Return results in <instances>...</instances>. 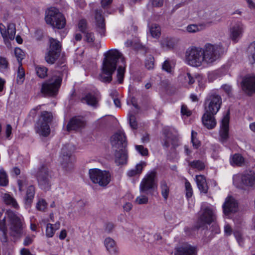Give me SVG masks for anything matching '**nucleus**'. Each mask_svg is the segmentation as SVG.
<instances>
[{"label":"nucleus","instance_id":"bb28decb","mask_svg":"<svg viewBox=\"0 0 255 255\" xmlns=\"http://www.w3.org/2000/svg\"><path fill=\"white\" fill-rule=\"evenodd\" d=\"M115 162L118 165L124 164L127 162L128 154L126 148L115 150Z\"/></svg>","mask_w":255,"mask_h":255},{"label":"nucleus","instance_id":"cd10ccee","mask_svg":"<svg viewBox=\"0 0 255 255\" xmlns=\"http://www.w3.org/2000/svg\"><path fill=\"white\" fill-rule=\"evenodd\" d=\"M146 162L145 161H140L139 163L137 164L134 168L131 169L128 171L127 175L128 177H134L136 175H139L143 169L146 166Z\"/></svg>","mask_w":255,"mask_h":255},{"label":"nucleus","instance_id":"c03bdc74","mask_svg":"<svg viewBox=\"0 0 255 255\" xmlns=\"http://www.w3.org/2000/svg\"><path fill=\"white\" fill-rule=\"evenodd\" d=\"M128 117L130 127L133 129H136L137 128V124L134 115L129 112L128 114Z\"/></svg>","mask_w":255,"mask_h":255},{"label":"nucleus","instance_id":"ea45409f","mask_svg":"<svg viewBox=\"0 0 255 255\" xmlns=\"http://www.w3.org/2000/svg\"><path fill=\"white\" fill-rule=\"evenodd\" d=\"M6 32L7 37L11 40H13L14 38L15 35V28L14 25L13 24H9L7 26Z\"/></svg>","mask_w":255,"mask_h":255},{"label":"nucleus","instance_id":"4d7b16f0","mask_svg":"<svg viewBox=\"0 0 255 255\" xmlns=\"http://www.w3.org/2000/svg\"><path fill=\"white\" fill-rule=\"evenodd\" d=\"M87 21L85 19H81L79 21L78 27L79 30L84 33L86 31L87 29Z\"/></svg>","mask_w":255,"mask_h":255},{"label":"nucleus","instance_id":"b1692460","mask_svg":"<svg viewBox=\"0 0 255 255\" xmlns=\"http://www.w3.org/2000/svg\"><path fill=\"white\" fill-rule=\"evenodd\" d=\"M244 31V27L242 24L237 23L230 28V37L233 41L237 42L242 37Z\"/></svg>","mask_w":255,"mask_h":255},{"label":"nucleus","instance_id":"6e6d98bb","mask_svg":"<svg viewBox=\"0 0 255 255\" xmlns=\"http://www.w3.org/2000/svg\"><path fill=\"white\" fill-rule=\"evenodd\" d=\"M47 203L46 201L43 199L40 200L37 204L36 208L37 209L41 211H44V210L46 208Z\"/></svg>","mask_w":255,"mask_h":255},{"label":"nucleus","instance_id":"c9c22d12","mask_svg":"<svg viewBox=\"0 0 255 255\" xmlns=\"http://www.w3.org/2000/svg\"><path fill=\"white\" fill-rule=\"evenodd\" d=\"M8 184L7 174L3 169H0V186H6Z\"/></svg>","mask_w":255,"mask_h":255},{"label":"nucleus","instance_id":"473e14b6","mask_svg":"<svg viewBox=\"0 0 255 255\" xmlns=\"http://www.w3.org/2000/svg\"><path fill=\"white\" fill-rule=\"evenodd\" d=\"M188 165L193 169L198 171H201L205 169V164L204 162L200 160H195L192 161H189Z\"/></svg>","mask_w":255,"mask_h":255},{"label":"nucleus","instance_id":"f3484780","mask_svg":"<svg viewBox=\"0 0 255 255\" xmlns=\"http://www.w3.org/2000/svg\"><path fill=\"white\" fill-rule=\"evenodd\" d=\"M126 140L125 134L122 131L115 133L111 137V143L113 150H117L120 148H125Z\"/></svg>","mask_w":255,"mask_h":255},{"label":"nucleus","instance_id":"58836bf2","mask_svg":"<svg viewBox=\"0 0 255 255\" xmlns=\"http://www.w3.org/2000/svg\"><path fill=\"white\" fill-rule=\"evenodd\" d=\"M47 68L43 66H38L36 67V74L40 78H44L47 76Z\"/></svg>","mask_w":255,"mask_h":255},{"label":"nucleus","instance_id":"e433bc0d","mask_svg":"<svg viewBox=\"0 0 255 255\" xmlns=\"http://www.w3.org/2000/svg\"><path fill=\"white\" fill-rule=\"evenodd\" d=\"M150 32L153 37L158 38L160 35V28L158 25L153 24L150 27Z\"/></svg>","mask_w":255,"mask_h":255},{"label":"nucleus","instance_id":"6e6552de","mask_svg":"<svg viewBox=\"0 0 255 255\" xmlns=\"http://www.w3.org/2000/svg\"><path fill=\"white\" fill-rule=\"evenodd\" d=\"M233 183L238 188L242 189L244 187L255 188V172L250 171L241 175H236L233 177Z\"/></svg>","mask_w":255,"mask_h":255},{"label":"nucleus","instance_id":"f8f14e48","mask_svg":"<svg viewBox=\"0 0 255 255\" xmlns=\"http://www.w3.org/2000/svg\"><path fill=\"white\" fill-rule=\"evenodd\" d=\"M49 49L45 56L46 61L49 64H53L60 55L61 45L59 41L52 38L49 39Z\"/></svg>","mask_w":255,"mask_h":255},{"label":"nucleus","instance_id":"13d9d810","mask_svg":"<svg viewBox=\"0 0 255 255\" xmlns=\"http://www.w3.org/2000/svg\"><path fill=\"white\" fill-rule=\"evenodd\" d=\"M2 213L0 212V231H7L5 222V216L3 218L1 217Z\"/></svg>","mask_w":255,"mask_h":255},{"label":"nucleus","instance_id":"a19ab883","mask_svg":"<svg viewBox=\"0 0 255 255\" xmlns=\"http://www.w3.org/2000/svg\"><path fill=\"white\" fill-rule=\"evenodd\" d=\"M173 67L172 66L170 61L169 60H166L162 65V69L168 73L172 72Z\"/></svg>","mask_w":255,"mask_h":255},{"label":"nucleus","instance_id":"f704fd0d","mask_svg":"<svg viewBox=\"0 0 255 255\" xmlns=\"http://www.w3.org/2000/svg\"><path fill=\"white\" fill-rule=\"evenodd\" d=\"M160 187L162 197L165 200H166L169 193V187L165 180H162L160 182Z\"/></svg>","mask_w":255,"mask_h":255},{"label":"nucleus","instance_id":"a878e982","mask_svg":"<svg viewBox=\"0 0 255 255\" xmlns=\"http://www.w3.org/2000/svg\"><path fill=\"white\" fill-rule=\"evenodd\" d=\"M105 246L110 255H117L118 248L116 242L111 238L108 237L104 241Z\"/></svg>","mask_w":255,"mask_h":255},{"label":"nucleus","instance_id":"680f3d73","mask_svg":"<svg viewBox=\"0 0 255 255\" xmlns=\"http://www.w3.org/2000/svg\"><path fill=\"white\" fill-rule=\"evenodd\" d=\"M34 237L35 236L34 235L26 236L24 240L23 245L25 246H27L31 244L32 243Z\"/></svg>","mask_w":255,"mask_h":255},{"label":"nucleus","instance_id":"2eb2a0df","mask_svg":"<svg viewBox=\"0 0 255 255\" xmlns=\"http://www.w3.org/2000/svg\"><path fill=\"white\" fill-rule=\"evenodd\" d=\"M71 147V145L68 144L63 146L61 149L62 155L60 157V160L63 167L66 169L72 168L73 163L75 161V157L72 155L71 151H68Z\"/></svg>","mask_w":255,"mask_h":255},{"label":"nucleus","instance_id":"9d476101","mask_svg":"<svg viewBox=\"0 0 255 255\" xmlns=\"http://www.w3.org/2000/svg\"><path fill=\"white\" fill-rule=\"evenodd\" d=\"M36 177L40 188L48 191L51 188V176L50 171L45 165H42L38 170Z\"/></svg>","mask_w":255,"mask_h":255},{"label":"nucleus","instance_id":"72a5a7b5","mask_svg":"<svg viewBox=\"0 0 255 255\" xmlns=\"http://www.w3.org/2000/svg\"><path fill=\"white\" fill-rule=\"evenodd\" d=\"M2 199L6 205H10L15 208H17L18 204H17L16 201L9 194L7 193L4 194L2 195Z\"/></svg>","mask_w":255,"mask_h":255},{"label":"nucleus","instance_id":"603ef678","mask_svg":"<svg viewBox=\"0 0 255 255\" xmlns=\"http://www.w3.org/2000/svg\"><path fill=\"white\" fill-rule=\"evenodd\" d=\"M136 150L142 156H146L148 154V149L142 145H135Z\"/></svg>","mask_w":255,"mask_h":255},{"label":"nucleus","instance_id":"864d4df0","mask_svg":"<svg viewBox=\"0 0 255 255\" xmlns=\"http://www.w3.org/2000/svg\"><path fill=\"white\" fill-rule=\"evenodd\" d=\"M248 51L254 61L255 62V41L250 44L249 46Z\"/></svg>","mask_w":255,"mask_h":255},{"label":"nucleus","instance_id":"774afa93","mask_svg":"<svg viewBox=\"0 0 255 255\" xmlns=\"http://www.w3.org/2000/svg\"><path fill=\"white\" fill-rule=\"evenodd\" d=\"M114 226L113 223H108L105 225V231L107 233H111L114 229Z\"/></svg>","mask_w":255,"mask_h":255},{"label":"nucleus","instance_id":"79ce46f5","mask_svg":"<svg viewBox=\"0 0 255 255\" xmlns=\"http://www.w3.org/2000/svg\"><path fill=\"white\" fill-rule=\"evenodd\" d=\"M14 54L18 63H21V60L24 57V53L23 51L19 48H15L14 50Z\"/></svg>","mask_w":255,"mask_h":255},{"label":"nucleus","instance_id":"ddd939ff","mask_svg":"<svg viewBox=\"0 0 255 255\" xmlns=\"http://www.w3.org/2000/svg\"><path fill=\"white\" fill-rule=\"evenodd\" d=\"M216 219L215 209L206 207L202 210V214L197 222V228L204 227L206 224H211L214 222Z\"/></svg>","mask_w":255,"mask_h":255},{"label":"nucleus","instance_id":"423d86ee","mask_svg":"<svg viewBox=\"0 0 255 255\" xmlns=\"http://www.w3.org/2000/svg\"><path fill=\"white\" fill-rule=\"evenodd\" d=\"M53 116L50 112L43 111L35 126V130L39 134L48 136L50 132L49 124L51 122Z\"/></svg>","mask_w":255,"mask_h":255},{"label":"nucleus","instance_id":"3c124183","mask_svg":"<svg viewBox=\"0 0 255 255\" xmlns=\"http://www.w3.org/2000/svg\"><path fill=\"white\" fill-rule=\"evenodd\" d=\"M148 199L147 196L141 195L136 197L135 202L139 205L146 204L148 203Z\"/></svg>","mask_w":255,"mask_h":255},{"label":"nucleus","instance_id":"052dcab7","mask_svg":"<svg viewBox=\"0 0 255 255\" xmlns=\"http://www.w3.org/2000/svg\"><path fill=\"white\" fill-rule=\"evenodd\" d=\"M197 135V133L194 132L193 130L192 131L191 133V142L193 144V146L196 148H198L199 145V141L195 139V136Z\"/></svg>","mask_w":255,"mask_h":255},{"label":"nucleus","instance_id":"338daca9","mask_svg":"<svg viewBox=\"0 0 255 255\" xmlns=\"http://www.w3.org/2000/svg\"><path fill=\"white\" fill-rule=\"evenodd\" d=\"M113 0H101V3L103 8H106L112 3Z\"/></svg>","mask_w":255,"mask_h":255},{"label":"nucleus","instance_id":"dca6fc26","mask_svg":"<svg viewBox=\"0 0 255 255\" xmlns=\"http://www.w3.org/2000/svg\"><path fill=\"white\" fill-rule=\"evenodd\" d=\"M164 138L162 145L164 147L168 148L170 145L175 147L178 145V138L177 133H174L171 129L168 128H165L163 130Z\"/></svg>","mask_w":255,"mask_h":255},{"label":"nucleus","instance_id":"a18cd8bd","mask_svg":"<svg viewBox=\"0 0 255 255\" xmlns=\"http://www.w3.org/2000/svg\"><path fill=\"white\" fill-rule=\"evenodd\" d=\"M202 26L196 24H190L186 27V30L189 33H195L201 29Z\"/></svg>","mask_w":255,"mask_h":255},{"label":"nucleus","instance_id":"f257e3e1","mask_svg":"<svg viewBox=\"0 0 255 255\" xmlns=\"http://www.w3.org/2000/svg\"><path fill=\"white\" fill-rule=\"evenodd\" d=\"M104 55L100 80L103 82H111L112 80V75L117 68L118 61L121 59L123 64L118 68L117 77L118 82L122 84L124 81L126 66L122 54L116 49H111L105 53Z\"/></svg>","mask_w":255,"mask_h":255},{"label":"nucleus","instance_id":"6ab92c4d","mask_svg":"<svg viewBox=\"0 0 255 255\" xmlns=\"http://www.w3.org/2000/svg\"><path fill=\"white\" fill-rule=\"evenodd\" d=\"M243 90L248 95L255 93V76H248L243 79L242 83Z\"/></svg>","mask_w":255,"mask_h":255},{"label":"nucleus","instance_id":"a211bd4d","mask_svg":"<svg viewBox=\"0 0 255 255\" xmlns=\"http://www.w3.org/2000/svg\"><path fill=\"white\" fill-rule=\"evenodd\" d=\"M174 255H197L195 247L184 243L175 248Z\"/></svg>","mask_w":255,"mask_h":255},{"label":"nucleus","instance_id":"8fccbe9b","mask_svg":"<svg viewBox=\"0 0 255 255\" xmlns=\"http://www.w3.org/2000/svg\"><path fill=\"white\" fill-rule=\"evenodd\" d=\"M186 196L187 198H191L193 195V190L190 182L186 180L185 183Z\"/></svg>","mask_w":255,"mask_h":255},{"label":"nucleus","instance_id":"1a4fd4ad","mask_svg":"<svg viewBox=\"0 0 255 255\" xmlns=\"http://www.w3.org/2000/svg\"><path fill=\"white\" fill-rule=\"evenodd\" d=\"M62 78L60 76H54L42 84L41 92L45 96H54L57 95L61 86Z\"/></svg>","mask_w":255,"mask_h":255},{"label":"nucleus","instance_id":"2f4dec72","mask_svg":"<svg viewBox=\"0 0 255 255\" xmlns=\"http://www.w3.org/2000/svg\"><path fill=\"white\" fill-rule=\"evenodd\" d=\"M35 195V187L33 185L28 186L27 189L25 202L26 204H30L33 201Z\"/></svg>","mask_w":255,"mask_h":255},{"label":"nucleus","instance_id":"aec40b11","mask_svg":"<svg viewBox=\"0 0 255 255\" xmlns=\"http://www.w3.org/2000/svg\"><path fill=\"white\" fill-rule=\"evenodd\" d=\"M102 12L101 10L97 9L95 10V28L101 37L105 36L106 32L105 18L102 15Z\"/></svg>","mask_w":255,"mask_h":255},{"label":"nucleus","instance_id":"f03ea898","mask_svg":"<svg viewBox=\"0 0 255 255\" xmlns=\"http://www.w3.org/2000/svg\"><path fill=\"white\" fill-rule=\"evenodd\" d=\"M185 62L189 65L199 67L204 63L202 48L196 46L189 47L185 52Z\"/></svg>","mask_w":255,"mask_h":255},{"label":"nucleus","instance_id":"0eeeda50","mask_svg":"<svg viewBox=\"0 0 255 255\" xmlns=\"http://www.w3.org/2000/svg\"><path fill=\"white\" fill-rule=\"evenodd\" d=\"M89 174L92 182L101 187H106L111 181V176L109 171L94 168L90 169Z\"/></svg>","mask_w":255,"mask_h":255},{"label":"nucleus","instance_id":"5701e85b","mask_svg":"<svg viewBox=\"0 0 255 255\" xmlns=\"http://www.w3.org/2000/svg\"><path fill=\"white\" fill-rule=\"evenodd\" d=\"M85 122L80 118L74 117L72 118L67 126V130L68 131L71 130H77L84 127Z\"/></svg>","mask_w":255,"mask_h":255},{"label":"nucleus","instance_id":"5fc2aeb1","mask_svg":"<svg viewBox=\"0 0 255 255\" xmlns=\"http://www.w3.org/2000/svg\"><path fill=\"white\" fill-rule=\"evenodd\" d=\"M85 40L88 42H93L95 40V36L93 32L86 31L84 32Z\"/></svg>","mask_w":255,"mask_h":255},{"label":"nucleus","instance_id":"bf43d9fd","mask_svg":"<svg viewBox=\"0 0 255 255\" xmlns=\"http://www.w3.org/2000/svg\"><path fill=\"white\" fill-rule=\"evenodd\" d=\"M234 235L239 244L242 246L243 244V239L242 234L240 232L236 231L234 233Z\"/></svg>","mask_w":255,"mask_h":255},{"label":"nucleus","instance_id":"39448f33","mask_svg":"<svg viewBox=\"0 0 255 255\" xmlns=\"http://www.w3.org/2000/svg\"><path fill=\"white\" fill-rule=\"evenodd\" d=\"M203 58L204 63L211 64L218 60L222 51V46L220 44L206 43L203 48Z\"/></svg>","mask_w":255,"mask_h":255},{"label":"nucleus","instance_id":"20e7f679","mask_svg":"<svg viewBox=\"0 0 255 255\" xmlns=\"http://www.w3.org/2000/svg\"><path fill=\"white\" fill-rule=\"evenodd\" d=\"M7 214L9 220L10 236L15 239L20 238L23 234L25 227L22 219L11 211H8Z\"/></svg>","mask_w":255,"mask_h":255},{"label":"nucleus","instance_id":"0e129e2a","mask_svg":"<svg viewBox=\"0 0 255 255\" xmlns=\"http://www.w3.org/2000/svg\"><path fill=\"white\" fill-rule=\"evenodd\" d=\"M181 113L183 115H186V116H190L191 114V112L188 109L187 107L185 105H182L181 108Z\"/></svg>","mask_w":255,"mask_h":255},{"label":"nucleus","instance_id":"37998d69","mask_svg":"<svg viewBox=\"0 0 255 255\" xmlns=\"http://www.w3.org/2000/svg\"><path fill=\"white\" fill-rule=\"evenodd\" d=\"M8 67V62L7 59L2 56H0V71L4 72Z\"/></svg>","mask_w":255,"mask_h":255},{"label":"nucleus","instance_id":"de8ad7c7","mask_svg":"<svg viewBox=\"0 0 255 255\" xmlns=\"http://www.w3.org/2000/svg\"><path fill=\"white\" fill-rule=\"evenodd\" d=\"M55 233L53 224L48 223L47 224L46 229V236L48 238L52 237Z\"/></svg>","mask_w":255,"mask_h":255},{"label":"nucleus","instance_id":"e2e57ef3","mask_svg":"<svg viewBox=\"0 0 255 255\" xmlns=\"http://www.w3.org/2000/svg\"><path fill=\"white\" fill-rule=\"evenodd\" d=\"M25 73L23 68L21 67V63L19 64L17 71V77L22 79L24 77Z\"/></svg>","mask_w":255,"mask_h":255},{"label":"nucleus","instance_id":"c85d7f7f","mask_svg":"<svg viewBox=\"0 0 255 255\" xmlns=\"http://www.w3.org/2000/svg\"><path fill=\"white\" fill-rule=\"evenodd\" d=\"M98 98L95 95L91 93L86 94L81 99V102L82 103H86L87 105L94 107L98 106Z\"/></svg>","mask_w":255,"mask_h":255},{"label":"nucleus","instance_id":"49530a36","mask_svg":"<svg viewBox=\"0 0 255 255\" xmlns=\"http://www.w3.org/2000/svg\"><path fill=\"white\" fill-rule=\"evenodd\" d=\"M145 67L149 69H152L154 68V58L151 55L147 57L145 62Z\"/></svg>","mask_w":255,"mask_h":255},{"label":"nucleus","instance_id":"4be33fe9","mask_svg":"<svg viewBox=\"0 0 255 255\" xmlns=\"http://www.w3.org/2000/svg\"><path fill=\"white\" fill-rule=\"evenodd\" d=\"M229 116L228 114L225 115L222 120L220 135L222 142L227 140L229 136Z\"/></svg>","mask_w":255,"mask_h":255},{"label":"nucleus","instance_id":"69168bd1","mask_svg":"<svg viewBox=\"0 0 255 255\" xmlns=\"http://www.w3.org/2000/svg\"><path fill=\"white\" fill-rule=\"evenodd\" d=\"M0 31L4 39L7 38V30L5 29V26L1 23H0Z\"/></svg>","mask_w":255,"mask_h":255},{"label":"nucleus","instance_id":"9b49d317","mask_svg":"<svg viewBox=\"0 0 255 255\" xmlns=\"http://www.w3.org/2000/svg\"><path fill=\"white\" fill-rule=\"evenodd\" d=\"M157 172L155 169L149 171L142 179L140 185V192L147 193L157 187Z\"/></svg>","mask_w":255,"mask_h":255},{"label":"nucleus","instance_id":"393cba45","mask_svg":"<svg viewBox=\"0 0 255 255\" xmlns=\"http://www.w3.org/2000/svg\"><path fill=\"white\" fill-rule=\"evenodd\" d=\"M214 115L212 114L211 112L205 111V113L202 116V123L208 129H212L216 125V122L214 117Z\"/></svg>","mask_w":255,"mask_h":255},{"label":"nucleus","instance_id":"4c0bfd02","mask_svg":"<svg viewBox=\"0 0 255 255\" xmlns=\"http://www.w3.org/2000/svg\"><path fill=\"white\" fill-rule=\"evenodd\" d=\"M231 162L232 164L241 166L244 162V158L240 154H235L233 156Z\"/></svg>","mask_w":255,"mask_h":255},{"label":"nucleus","instance_id":"7c9ffc66","mask_svg":"<svg viewBox=\"0 0 255 255\" xmlns=\"http://www.w3.org/2000/svg\"><path fill=\"white\" fill-rule=\"evenodd\" d=\"M179 78L181 82L185 86L192 85L195 82V78L190 73H183L180 76Z\"/></svg>","mask_w":255,"mask_h":255},{"label":"nucleus","instance_id":"4468645a","mask_svg":"<svg viewBox=\"0 0 255 255\" xmlns=\"http://www.w3.org/2000/svg\"><path fill=\"white\" fill-rule=\"evenodd\" d=\"M222 104L221 97L216 94H209L205 102V111L216 114L220 108Z\"/></svg>","mask_w":255,"mask_h":255},{"label":"nucleus","instance_id":"09e8293b","mask_svg":"<svg viewBox=\"0 0 255 255\" xmlns=\"http://www.w3.org/2000/svg\"><path fill=\"white\" fill-rule=\"evenodd\" d=\"M161 44L163 48L171 49L173 47V44L171 40L164 38L161 41Z\"/></svg>","mask_w":255,"mask_h":255},{"label":"nucleus","instance_id":"7ed1b4c3","mask_svg":"<svg viewBox=\"0 0 255 255\" xmlns=\"http://www.w3.org/2000/svg\"><path fill=\"white\" fill-rule=\"evenodd\" d=\"M45 20L47 24L59 29L63 28L66 24V19L63 15L57 8L53 7L45 11Z\"/></svg>","mask_w":255,"mask_h":255},{"label":"nucleus","instance_id":"c756f323","mask_svg":"<svg viewBox=\"0 0 255 255\" xmlns=\"http://www.w3.org/2000/svg\"><path fill=\"white\" fill-rule=\"evenodd\" d=\"M196 180L198 188L200 192L207 193L208 192V186L205 177L202 175H196Z\"/></svg>","mask_w":255,"mask_h":255},{"label":"nucleus","instance_id":"412c9836","mask_svg":"<svg viewBox=\"0 0 255 255\" xmlns=\"http://www.w3.org/2000/svg\"><path fill=\"white\" fill-rule=\"evenodd\" d=\"M238 208V203L236 200L232 197H228L223 205V209L224 214L229 216L232 213L237 211Z\"/></svg>","mask_w":255,"mask_h":255}]
</instances>
